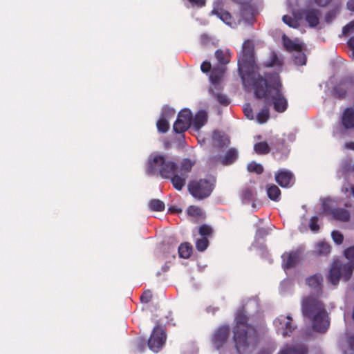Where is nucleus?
<instances>
[{"instance_id": "obj_24", "label": "nucleus", "mask_w": 354, "mask_h": 354, "mask_svg": "<svg viewBox=\"0 0 354 354\" xmlns=\"http://www.w3.org/2000/svg\"><path fill=\"white\" fill-rule=\"evenodd\" d=\"M279 354H306L303 346H287L280 351Z\"/></svg>"}, {"instance_id": "obj_11", "label": "nucleus", "mask_w": 354, "mask_h": 354, "mask_svg": "<svg viewBox=\"0 0 354 354\" xmlns=\"http://www.w3.org/2000/svg\"><path fill=\"white\" fill-rule=\"evenodd\" d=\"M166 341V333L160 326H156L148 340L149 348L153 352H158Z\"/></svg>"}, {"instance_id": "obj_31", "label": "nucleus", "mask_w": 354, "mask_h": 354, "mask_svg": "<svg viewBox=\"0 0 354 354\" xmlns=\"http://www.w3.org/2000/svg\"><path fill=\"white\" fill-rule=\"evenodd\" d=\"M198 234L201 237H207V239L212 237L213 234V229L211 226L203 224L199 227Z\"/></svg>"}, {"instance_id": "obj_13", "label": "nucleus", "mask_w": 354, "mask_h": 354, "mask_svg": "<svg viewBox=\"0 0 354 354\" xmlns=\"http://www.w3.org/2000/svg\"><path fill=\"white\" fill-rule=\"evenodd\" d=\"M207 113L205 110L198 111L195 116L192 117V124L196 131L200 130L207 122Z\"/></svg>"}, {"instance_id": "obj_20", "label": "nucleus", "mask_w": 354, "mask_h": 354, "mask_svg": "<svg viewBox=\"0 0 354 354\" xmlns=\"http://www.w3.org/2000/svg\"><path fill=\"white\" fill-rule=\"evenodd\" d=\"M283 259L284 261V268H289L295 265L299 259V256L296 252L287 253L283 255Z\"/></svg>"}, {"instance_id": "obj_1", "label": "nucleus", "mask_w": 354, "mask_h": 354, "mask_svg": "<svg viewBox=\"0 0 354 354\" xmlns=\"http://www.w3.org/2000/svg\"><path fill=\"white\" fill-rule=\"evenodd\" d=\"M252 84L255 95L272 102L276 111L283 113L287 109L288 101L281 91L282 86L277 75L266 80L261 77Z\"/></svg>"}, {"instance_id": "obj_29", "label": "nucleus", "mask_w": 354, "mask_h": 354, "mask_svg": "<svg viewBox=\"0 0 354 354\" xmlns=\"http://www.w3.org/2000/svg\"><path fill=\"white\" fill-rule=\"evenodd\" d=\"M212 342L216 349L221 348V327H218L212 337Z\"/></svg>"}, {"instance_id": "obj_14", "label": "nucleus", "mask_w": 354, "mask_h": 354, "mask_svg": "<svg viewBox=\"0 0 354 354\" xmlns=\"http://www.w3.org/2000/svg\"><path fill=\"white\" fill-rule=\"evenodd\" d=\"M283 44L286 49L292 53L298 52V50H303V46L297 40H291L287 36L283 35Z\"/></svg>"}, {"instance_id": "obj_41", "label": "nucleus", "mask_w": 354, "mask_h": 354, "mask_svg": "<svg viewBox=\"0 0 354 354\" xmlns=\"http://www.w3.org/2000/svg\"><path fill=\"white\" fill-rule=\"evenodd\" d=\"M248 169L249 171L255 172L257 174H261L263 171L262 165L255 162L250 163L248 166Z\"/></svg>"}, {"instance_id": "obj_58", "label": "nucleus", "mask_w": 354, "mask_h": 354, "mask_svg": "<svg viewBox=\"0 0 354 354\" xmlns=\"http://www.w3.org/2000/svg\"><path fill=\"white\" fill-rule=\"evenodd\" d=\"M230 144V140L228 138H223V147L224 145H228Z\"/></svg>"}, {"instance_id": "obj_30", "label": "nucleus", "mask_w": 354, "mask_h": 354, "mask_svg": "<svg viewBox=\"0 0 354 354\" xmlns=\"http://www.w3.org/2000/svg\"><path fill=\"white\" fill-rule=\"evenodd\" d=\"M267 192L269 198L273 201H277L280 196V190L275 185H270L267 189Z\"/></svg>"}, {"instance_id": "obj_47", "label": "nucleus", "mask_w": 354, "mask_h": 354, "mask_svg": "<svg viewBox=\"0 0 354 354\" xmlns=\"http://www.w3.org/2000/svg\"><path fill=\"white\" fill-rule=\"evenodd\" d=\"M212 41V38L207 34L201 35V42L203 46L209 45Z\"/></svg>"}, {"instance_id": "obj_43", "label": "nucleus", "mask_w": 354, "mask_h": 354, "mask_svg": "<svg viewBox=\"0 0 354 354\" xmlns=\"http://www.w3.org/2000/svg\"><path fill=\"white\" fill-rule=\"evenodd\" d=\"M332 238L333 239V241L338 245L342 243L343 242V240H344V236L343 235L337 232V231H333L332 232Z\"/></svg>"}, {"instance_id": "obj_54", "label": "nucleus", "mask_w": 354, "mask_h": 354, "mask_svg": "<svg viewBox=\"0 0 354 354\" xmlns=\"http://www.w3.org/2000/svg\"><path fill=\"white\" fill-rule=\"evenodd\" d=\"M344 147L346 149L354 151V142H350L345 143Z\"/></svg>"}, {"instance_id": "obj_25", "label": "nucleus", "mask_w": 354, "mask_h": 354, "mask_svg": "<svg viewBox=\"0 0 354 354\" xmlns=\"http://www.w3.org/2000/svg\"><path fill=\"white\" fill-rule=\"evenodd\" d=\"M187 214L196 219H203L205 218L203 210L197 206L191 205L187 208Z\"/></svg>"}, {"instance_id": "obj_10", "label": "nucleus", "mask_w": 354, "mask_h": 354, "mask_svg": "<svg viewBox=\"0 0 354 354\" xmlns=\"http://www.w3.org/2000/svg\"><path fill=\"white\" fill-rule=\"evenodd\" d=\"M192 122V113L189 109H184L178 113L177 119L173 125V129L177 133H183L190 127Z\"/></svg>"}, {"instance_id": "obj_52", "label": "nucleus", "mask_w": 354, "mask_h": 354, "mask_svg": "<svg viewBox=\"0 0 354 354\" xmlns=\"http://www.w3.org/2000/svg\"><path fill=\"white\" fill-rule=\"evenodd\" d=\"M315 3L320 6H326L330 0H315Z\"/></svg>"}, {"instance_id": "obj_4", "label": "nucleus", "mask_w": 354, "mask_h": 354, "mask_svg": "<svg viewBox=\"0 0 354 354\" xmlns=\"http://www.w3.org/2000/svg\"><path fill=\"white\" fill-rule=\"evenodd\" d=\"M254 64V44L245 41L243 45V55L239 61V69L243 84H250L261 77L253 70Z\"/></svg>"}, {"instance_id": "obj_26", "label": "nucleus", "mask_w": 354, "mask_h": 354, "mask_svg": "<svg viewBox=\"0 0 354 354\" xmlns=\"http://www.w3.org/2000/svg\"><path fill=\"white\" fill-rule=\"evenodd\" d=\"M149 207L153 212H162L165 209L164 202L159 199H151L149 202Z\"/></svg>"}, {"instance_id": "obj_45", "label": "nucleus", "mask_w": 354, "mask_h": 354, "mask_svg": "<svg viewBox=\"0 0 354 354\" xmlns=\"http://www.w3.org/2000/svg\"><path fill=\"white\" fill-rule=\"evenodd\" d=\"M354 32V21H351L343 28L344 35H349Z\"/></svg>"}, {"instance_id": "obj_33", "label": "nucleus", "mask_w": 354, "mask_h": 354, "mask_svg": "<svg viewBox=\"0 0 354 354\" xmlns=\"http://www.w3.org/2000/svg\"><path fill=\"white\" fill-rule=\"evenodd\" d=\"M158 131L160 133H165L168 131L169 129V124L167 120L163 117L160 118L156 123Z\"/></svg>"}, {"instance_id": "obj_15", "label": "nucleus", "mask_w": 354, "mask_h": 354, "mask_svg": "<svg viewBox=\"0 0 354 354\" xmlns=\"http://www.w3.org/2000/svg\"><path fill=\"white\" fill-rule=\"evenodd\" d=\"M187 178V175H184L183 174H177L176 172L171 176L170 179L174 187L177 190H181L183 187L185 186L186 183V179Z\"/></svg>"}, {"instance_id": "obj_17", "label": "nucleus", "mask_w": 354, "mask_h": 354, "mask_svg": "<svg viewBox=\"0 0 354 354\" xmlns=\"http://www.w3.org/2000/svg\"><path fill=\"white\" fill-rule=\"evenodd\" d=\"M292 178V174L288 171H281L278 173L276 176V181L281 186V187H287L290 183V180Z\"/></svg>"}, {"instance_id": "obj_42", "label": "nucleus", "mask_w": 354, "mask_h": 354, "mask_svg": "<svg viewBox=\"0 0 354 354\" xmlns=\"http://www.w3.org/2000/svg\"><path fill=\"white\" fill-rule=\"evenodd\" d=\"M152 299V293L149 290H145L140 296V300L142 303H149Z\"/></svg>"}, {"instance_id": "obj_48", "label": "nucleus", "mask_w": 354, "mask_h": 354, "mask_svg": "<svg viewBox=\"0 0 354 354\" xmlns=\"http://www.w3.org/2000/svg\"><path fill=\"white\" fill-rule=\"evenodd\" d=\"M192 6L202 8L205 6L206 0H187Z\"/></svg>"}, {"instance_id": "obj_12", "label": "nucleus", "mask_w": 354, "mask_h": 354, "mask_svg": "<svg viewBox=\"0 0 354 354\" xmlns=\"http://www.w3.org/2000/svg\"><path fill=\"white\" fill-rule=\"evenodd\" d=\"M292 318L287 315H279L274 320V325L277 330L282 334L283 337L288 336L293 331L294 327L291 324Z\"/></svg>"}, {"instance_id": "obj_56", "label": "nucleus", "mask_w": 354, "mask_h": 354, "mask_svg": "<svg viewBox=\"0 0 354 354\" xmlns=\"http://www.w3.org/2000/svg\"><path fill=\"white\" fill-rule=\"evenodd\" d=\"M233 1L241 3V4H246L251 2L252 0H232Z\"/></svg>"}, {"instance_id": "obj_21", "label": "nucleus", "mask_w": 354, "mask_h": 354, "mask_svg": "<svg viewBox=\"0 0 354 354\" xmlns=\"http://www.w3.org/2000/svg\"><path fill=\"white\" fill-rule=\"evenodd\" d=\"M330 214L335 219L340 221L346 222L350 218L349 213L343 209H334L331 210Z\"/></svg>"}, {"instance_id": "obj_36", "label": "nucleus", "mask_w": 354, "mask_h": 354, "mask_svg": "<svg viewBox=\"0 0 354 354\" xmlns=\"http://www.w3.org/2000/svg\"><path fill=\"white\" fill-rule=\"evenodd\" d=\"M223 22L230 27H234L237 24V20L234 19L231 14L228 12H223Z\"/></svg>"}, {"instance_id": "obj_8", "label": "nucleus", "mask_w": 354, "mask_h": 354, "mask_svg": "<svg viewBox=\"0 0 354 354\" xmlns=\"http://www.w3.org/2000/svg\"><path fill=\"white\" fill-rule=\"evenodd\" d=\"M207 162L209 167H214L221 162V132L215 130L207 140Z\"/></svg>"}, {"instance_id": "obj_2", "label": "nucleus", "mask_w": 354, "mask_h": 354, "mask_svg": "<svg viewBox=\"0 0 354 354\" xmlns=\"http://www.w3.org/2000/svg\"><path fill=\"white\" fill-rule=\"evenodd\" d=\"M302 312L315 331L323 333L328 330L330 325L328 315L324 304L319 299L314 296L304 298Z\"/></svg>"}, {"instance_id": "obj_35", "label": "nucleus", "mask_w": 354, "mask_h": 354, "mask_svg": "<svg viewBox=\"0 0 354 354\" xmlns=\"http://www.w3.org/2000/svg\"><path fill=\"white\" fill-rule=\"evenodd\" d=\"M209 245V241L207 237H201L196 241V248L199 252L205 251Z\"/></svg>"}, {"instance_id": "obj_19", "label": "nucleus", "mask_w": 354, "mask_h": 354, "mask_svg": "<svg viewBox=\"0 0 354 354\" xmlns=\"http://www.w3.org/2000/svg\"><path fill=\"white\" fill-rule=\"evenodd\" d=\"M238 157V152L236 149L231 148L225 151L223 156V165L232 164Z\"/></svg>"}, {"instance_id": "obj_38", "label": "nucleus", "mask_w": 354, "mask_h": 354, "mask_svg": "<svg viewBox=\"0 0 354 354\" xmlns=\"http://www.w3.org/2000/svg\"><path fill=\"white\" fill-rule=\"evenodd\" d=\"M269 117V109L268 108H264L258 113L257 120L259 123L263 124L268 120Z\"/></svg>"}, {"instance_id": "obj_63", "label": "nucleus", "mask_w": 354, "mask_h": 354, "mask_svg": "<svg viewBox=\"0 0 354 354\" xmlns=\"http://www.w3.org/2000/svg\"><path fill=\"white\" fill-rule=\"evenodd\" d=\"M263 354H267V353H263Z\"/></svg>"}, {"instance_id": "obj_16", "label": "nucleus", "mask_w": 354, "mask_h": 354, "mask_svg": "<svg viewBox=\"0 0 354 354\" xmlns=\"http://www.w3.org/2000/svg\"><path fill=\"white\" fill-rule=\"evenodd\" d=\"M304 16L309 26L314 27L319 24V12L317 10L309 9L304 12Z\"/></svg>"}, {"instance_id": "obj_53", "label": "nucleus", "mask_w": 354, "mask_h": 354, "mask_svg": "<svg viewBox=\"0 0 354 354\" xmlns=\"http://www.w3.org/2000/svg\"><path fill=\"white\" fill-rule=\"evenodd\" d=\"M329 202H330V200H328V199H324L322 201L323 208L325 212H328L329 210L328 209V203Z\"/></svg>"}, {"instance_id": "obj_61", "label": "nucleus", "mask_w": 354, "mask_h": 354, "mask_svg": "<svg viewBox=\"0 0 354 354\" xmlns=\"http://www.w3.org/2000/svg\"><path fill=\"white\" fill-rule=\"evenodd\" d=\"M222 62H223V63H227V62H228V61L227 60H224V59L223 58Z\"/></svg>"}, {"instance_id": "obj_51", "label": "nucleus", "mask_w": 354, "mask_h": 354, "mask_svg": "<svg viewBox=\"0 0 354 354\" xmlns=\"http://www.w3.org/2000/svg\"><path fill=\"white\" fill-rule=\"evenodd\" d=\"M343 87H344V84H341L338 88L335 89V95H337L339 97H342L345 95L346 92L343 91L342 93H339V90H343Z\"/></svg>"}, {"instance_id": "obj_18", "label": "nucleus", "mask_w": 354, "mask_h": 354, "mask_svg": "<svg viewBox=\"0 0 354 354\" xmlns=\"http://www.w3.org/2000/svg\"><path fill=\"white\" fill-rule=\"evenodd\" d=\"M342 122L346 128L354 127V112L351 109H347L342 116Z\"/></svg>"}, {"instance_id": "obj_6", "label": "nucleus", "mask_w": 354, "mask_h": 354, "mask_svg": "<svg viewBox=\"0 0 354 354\" xmlns=\"http://www.w3.org/2000/svg\"><path fill=\"white\" fill-rule=\"evenodd\" d=\"M234 339L237 349L241 351L255 345L258 335L256 329L245 321H239L234 328Z\"/></svg>"}, {"instance_id": "obj_28", "label": "nucleus", "mask_w": 354, "mask_h": 354, "mask_svg": "<svg viewBox=\"0 0 354 354\" xmlns=\"http://www.w3.org/2000/svg\"><path fill=\"white\" fill-rule=\"evenodd\" d=\"M322 281V277L319 274L313 275L307 280L308 286L315 289H319Z\"/></svg>"}, {"instance_id": "obj_32", "label": "nucleus", "mask_w": 354, "mask_h": 354, "mask_svg": "<svg viewBox=\"0 0 354 354\" xmlns=\"http://www.w3.org/2000/svg\"><path fill=\"white\" fill-rule=\"evenodd\" d=\"M344 354H351L354 349V336H350L346 342H344L342 345Z\"/></svg>"}, {"instance_id": "obj_60", "label": "nucleus", "mask_w": 354, "mask_h": 354, "mask_svg": "<svg viewBox=\"0 0 354 354\" xmlns=\"http://www.w3.org/2000/svg\"><path fill=\"white\" fill-rule=\"evenodd\" d=\"M351 189L352 194L354 196V186H352L351 187Z\"/></svg>"}, {"instance_id": "obj_40", "label": "nucleus", "mask_w": 354, "mask_h": 354, "mask_svg": "<svg viewBox=\"0 0 354 354\" xmlns=\"http://www.w3.org/2000/svg\"><path fill=\"white\" fill-rule=\"evenodd\" d=\"M211 14L216 15L221 19V0H215L213 2V9L211 11Z\"/></svg>"}, {"instance_id": "obj_62", "label": "nucleus", "mask_w": 354, "mask_h": 354, "mask_svg": "<svg viewBox=\"0 0 354 354\" xmlns=\"http://www.w3.org/2000/svg\"><path fill=\"white\" fill-rule=\"evenodd\" d=\"M348 191V187H345V192H347Z\"/></svg>"}, {"instance_id": "obj_9", "label": "nucleus", "mask_w": 354, "mask_h": 354, "mask_svg": "<svg viewBox=\"0 0 354 354\" xmlns=\"http://www.w3.org/2000/svg\"><path fill=\"white\" fill-rule=\"evenodd\" d=\"M214 189V183L207 179L192 180L188 185L189 193L196 198L203 199L208 197Z\"/></svg>"}, {"instance_id": "obj_5", "label": "nucleus", "mask_w": 354, "mask_h": 354, "mask_svg": "<svg viewBox=\"0 0 354 354\" xmlns=\"http://www.w3.org/2000/svg\"><path fill=\"white\" fill-rule=\"evenodd\" d=\"M178 171V164L162 154H152L149 156L147 172L149 175H158L167 179Z\"/></svg>"}, {"instance_id": "obj_39", "label": "nucleus", "mask_w": 354, "mask_h": 354, "mask_svg": "<svg viewBox=\"0 0 354 354\" xmlns=\"http://www.w3.org/2000/svg\"><path fill=\"white\" fill-rule=\"evenodd\" d=\"M254 149L258 153H266L269 152L270 147L267 142H261L254 145Z\"/></svg>"}, {"instance_id": "obj_44", "label": "nucleus", "mask_w": 354, "mask_h": 354, "mask_svg": "<svg viewBox=\"0 0 354 354\" xmlns=\"http://www.w3.org/2000/svg\"><path fill=\"white\" fill-rule=\"evenodd\" d=\"M243 111L248 119L252 120L254 118L253 111L250 104H245L243 107Z\"/></svg>"}, {"instance_id": "obj_55", "label": "nucleus", "mask_w": 354, "mask_h": 354, "mask_svg": "<svg viewBox=\"0 0 354 354\" xmlns=\"http://www.w3.org/2000/svg\"><path fill=\"white\" fill-rule=\"evenodd\" d=\"M348 10L354 11V0H349L347 3Z\"/></svg>"}, {"instance_id": "obj_27", "label": "nucleus", "mask_w": 354, "mask_h": 354, "mask_svg": "<svg viewBox=\"0 0 354 354\" xmlns=\"http://www.w3.org/2000/svg\"><path fill=\"white\" fill-rule=\"evenodd\" d=\"M330 252V247L325 243H318L316 245L314 252L318 255H327Z\"/></svg>"}, {"instance_id": "obj_3", "label": "nucleus", "mask_w": 354, "mask_h": 354, "mask_svg": "<svg viewBox=\"0 0 354 354\" xmlns=\"http://www.w3.org/2000/svg\"><path fill=\"white\" fill-rule=\"evenodd\" d=\"M216 63L212 64L209 61H204L201 65V71L208 76V93L210 99L221 104V50L215 52Z\"/></svg>"}, {"instance_id": "obj_7", "label": "nucleus", "mask_w": 354, "mask_h": 354, "mask_svg": "<svg viewBox=\"0 0 354 354\" xmlns=\"http://www.w3.org/2000/svg\"><path fill=\"white\" fill-rule=\"evenodd\" d=\"M344 254L349 262H335L330 270L328 279L333 285H337L341 277L345 280L349 279L354 270V245L346 249Z\"/></svg>"}, {"instance_id": "obj_46", "label": "nucleus", "mask_w": 354, "mask_h": 354, "mask_svg": "<svg viewBox=\"0 0 354 354\" xmlns=\"http://www.w3.org/2000/svg\"><path fill=\"white\" fill-rule=\"evenodd\" d=\"M318 218L317 216H313L310 221L309 227L312 231H317L319 230V225H317Z\"/></svg>"}, {"instance_id": "obj_50", "label": "nucleus", "mask_w": 354, "mask_h": 354, "mask_svg": "<svg viewBox=\"0 0 354 354\" xmlns=\"http://www.w3.org/2000/svg\"><path fill=\"white\" fill-rule=\"evenodd\" d=\"M219 309L220 308L218 306L214 307V306H209L206 308V312L209 314L214 315H215L216 313L219 311Z\"/></svg>"}, {"instance_id": "obj_23", "label": "nucleus", "mask_w": 354, "mask_h": 354, "mask_svg": "<svg viewBox=\"0 0 354 354\" xmlns=\"http://www.w3.org/2000/svg\"><path fill=\"white\" fill-rule=\"evenodd\" d=\"M195 163V160H192L189 158H184L180 163L178 173L188 176V173L192 171V169Z\"/></svg>"}, {"instance_id": "obj_34", "label": "nucleus", "mask_w": 354, "mask_h": 354, "mask_svg": "<svg viewBox=\"0 0 354 354\" xmlns=\"http://www.w3.org/2000/svg\"><path fill=\"white\" fill-rule=\"evenodd\" d=\"M302 50H298L294 54V62L297 66H304L306 62V57Z\"/></svg>"}, {"instance_id": "obj_59", "label": "nucleus", "mask_w": 354, "mask_h": 354, "mask_svg": "<svg viewBox=\"0 0 354 354\" xmlns=\"http://www.w3.org/2000/svg\"><path fill=\"white\" fill-rule=\"evenodd\" d=\"M228 104H229V100L223 96V105Z\"/></svg>"}, {"instance_id": "obj_22", "label": "nucleus", "mask_w": 354, "mask_h": 354, "mask_svg": "<svg viewBox=\"0 0 354 354\" xmlns=\"http://www.w3.org/2000/svg\"><path fill=\"white\" fill-rule=\"evenodd\" d=\"M192 245L188 243H183L178 247V254L180 258L188 259L192 254Z\"/></svg>"}, {"instance_id": "obj_37", "label": "nucleus", "mask_w": 354, "mask_h": 354, "mask_svg": "<svg viewBox=\"0 0 354 354\" xmlns=\"http://www.w3.org/2000/svg\"><path fill=\"white\" fill-rule=\"evenodd\" d=\"M300 17H295L294 18H292L290 16L284 15L283 17V21L284 23H286L287 25H288L290 27L292 28H297L299 26V19Z\"/></svg>"}, {"instance_id": "obj_49", "label": "nucleus", "mask_w": 354, "mask_h": 354, "mask_svg": "<svg viewBox=\"0 0 354 354\" xmlns=\"http://www.w3.org/2000/svg\"><path fill=\"white\" fill-rule=\"evenodd\" d=\"M254 195V192L252 190L250 189H246L243 192V196L244 200L250 201Z\"/></svg>"}, {"instance_id": "obj_57", "label": "nucleus", "mask_w": 354, "mask_h": 354, "mask_svg": "<svg viewBox=\"0 0 354 354\" xmlns=\"http://www.w3.org/2000/svg\"><path fill=\"white\" fill-rule=\"evenodd\" d=\"M348 45L351 50L354 49V37H351L348 41Z\"/></svg>"}]
</instances>
